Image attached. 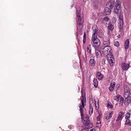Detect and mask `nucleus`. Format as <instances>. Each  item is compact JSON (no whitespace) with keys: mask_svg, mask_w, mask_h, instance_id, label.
Returning a JSON list of instances; mask_svg holds the SVG:
<instances>
[{"mask_svg":"<svg viewBox=\"0 0 131 131\" xmlns=\"http://www.w3.org/2000/svg\"><path fill=\"white\" fill-rule=\"evenodd\" d=\"M82 105H79L80 112L81 113V117L82 118V121L85 125L87 126L86 128L90 129L92 128L93 124L90 123V120L89 119V116L85 115L83 117V108H84V103H85V95L82 94V98L81 99Z\"/></svg>","mask_w":131,"mask_h":131,"instance_id":"1","label":"nucleus"},{"mask_svg":"<svg viewBox=\"0 0 131 131\" xmlns=\"http://www.w3.org/2000/svg\"><path fill=\"white\" fill-rule=\"evenodd\" d=\"M93 29V34H92V40L93 42V45H92L93 47L94 48H95V49H98L99 47H100V40L97 37V36L98 35V34H97V32H98V27H97V25H94L92 27Z\"/></svg>","mask_w":131,"mask_h":131,"instance_id":"2","label":"nucleus"},{"mask_svg":"<svg viewBox=\"0 0 131 131\" xmlns=\"http://www.w3.org/2000/svg\"><path fill=\"white\" fill-rule=\"evenodd\" d=\"M109 45H110L109 40L105 41V38H104L101 51L102 54L105 55V56H108L109 55H112V48Z\"/></svg>","mask_w":131,"mask_h":131,"instance_id":"3","label":"nucleus"},{"mask_svg":"<svg viewBox=\"0 0 131 131\" xmlns=\"http://www.w3.org/2000/svg\"><path fill=\"white\" fill-rule=\"evenodd\" d=\"M77 17L78 18L77 23L79 24V26L81 29L82 28V23H83V19L80 16V9H77L76 12Z\"/></svg>","mask_w":131,"mask_h":131,"instance_id":"4","label":"nucleus"},{"mask_svg":"<svg viewBox=\"0 0 131 131\" xmlns=\"http://www.w3.org/2000/svg\"><path fill=\"white\" fill-rule=\"evenodd\" d=\"M123 13H120L119 17L118 27L120 30H122L123 28Z\"/></svg>","mask_w":131,"mask_h":131,"instance_id":"5","label":"nucleus"},{"mask_svg":"<svg viewBox=\"0 0 131 131\" xmlns=\"http://www.w3.org/2000/svg\"><path fill=\"white\" fill-rule=\"evenodd\" d=\"M121 5V0H116V6L114 8V13L115 14H118L119 10L120 9V6Z\"/></svg>","mask_w":131,"mask_h":131,"instance_id":"6","label":"nucleus"},{"mask_svg":"<svg viewBox=\"0 0 131 131\" xmlns=\"http://www.w3.org/2000/svg\"><path fill=\"white\" fill-rule=\"evenodd\" d=\"M107 61L110 64L111 66H113V64H114L115 60H114V56L112 54H110L107 55Z\"/></svg>","mask_w":131,"mask_h":131,"instance_id":"7","label":"nucleus"},{"mask_svg":"<svg viewBox=\"0 0 131 131\" xmlns=\"http://www.w3.org/2000/svg\"><path fill=\"white\" fill-rule=\"evenodd\" d=\"M114 4H115V0H110L107 3L106 7H107V8H110V9H113L114 7Z\"/></svg>","mask_w":131,"mask_h":131,"instance_id":"8","label":"nucleus"},{"mask_svg":"<svg viewBox=\"0 0 131 131\" xmlns=\"http://www.w3.org/2000/svg\"><path fill=\"white\" fill-rule=\"evenodd\" d=\"M101 22L103 24H104V25H106V24H109L110 23V19L108 17H105L102 18Z\"/></svg>","mask_w":131,"mask_h":131,"instance_id":"9","label":"nucleus"},{"mask_svg":"<svg viewBox=\"0 0 131 131\" xmlns=\"http://www.w3.org/2000/svg\"><path fill=\"white\" fill-rule=\"evenodd\" d=\"M121 66L122 67V69L123 70H127L128 68H129V64L128 63H126L125 62H123L121 63Z\"/></svg>","mask_w":131,"mask_h":131,"instance_id":"10","label":"nucleus"},{"mask_svg":"<svg viewBox=\"0 0 131 131\" xmlns=\"http://www.w3.org/2000/svg\"><path fill=\"white\" fill-rule=\"evenodd\" d=\"M124 98L125 101H127L128 103L130 102V97H129V93L128 92H125L124 93Z\"/></svg>","mask_w":131,"mask_h":131,"instance_id":"11","label":"nucleus"},{"mask_svg":"<svg viewBox=\"0 0 131 131\" xmlns=\"http://www.w3.org/2000/svg\"><path fill=\"white\" fill-rule=\"evenodd\" d=\"M104 13L105 15H110V14H111V8L106 6L104 9Z\"/></svg>","mask_w":131,"mask_h":131,"instance_id":"12","label":"nucleus"},{"mask_svg":"<svg viewBox=\"0 0 131 131\" xmlns=\"http://www.w3.org/2000/svg\"><path fill=\"white\" fill-rule=\"evenodd\" d=\"M89 65L91 67H95L96 66V60L94 59H91L89 61Z\"/></svg>","mask_w":131,"mask_h":131,"instance_id":"13","label":"nucleus"},{"mask_svg":"<svg viewBox=\"0 0 131 131\" xmlns=\"http://www.w3.org/2000/svg\"><path fill=\"white\" fill-rule=\"evenodd\" d=\"M123 115V112H120L119 113L118 118L116 119V121H119V120H122V118H123V117H122Z\"/></svg>","mask_w":131,"mask_h":131,"instance_id":"14","label":"nucleus"},{"mask_svg":"<svg viewBox=\"0 0 131 131\" xmlns=\"http://www.w3.org/2000/svg\"><path fill=\"white\" fill-rule=\"evenodd\" d=\"M124 47L125 50H127V49H128L129 47V39H127L125 41Z\"/></svg>","mask_w":131,"mask_h":131,"instance_id":"15","label":"nucleus"},{"mask_svg":"<svg viewBox=\"0 0 131 131\" xmlns=\"http://www.w3.org/2000/svg\"><path fill=\"white\" fill-rule=\"evenodd\" d=\"M95 54L96 56V58H100V57L102 56V53H101V51L99 50H96Z\"/></svg>","mask_w":131,"mask_h":131,"instance_id":"16","label":"nucleus"},{"mask_svg":"<svg viewBox=\"0 0 131 131\" xmlns=\"http://www.w3.org/2000/svg\"><path fill=\"white\" fill-rule=\"evenodd\" d=\"M131 110H129L125 115V119H129L130 118Z\"/></svg>","mask_w":131,"mask_h":131,"instance_id":"17","label":"nucleus"},{"mask_svg":"<svg viewBox=\"0 0 131 131\" xmlns=\"http://www.w3.org/2000/svg\"><path fill=\"white\" fill-rule=\"evenodd\" d=\"M97 77L98 79H99V80H101V79H103V78L104 77V76H103V74H102L101 73L98 72L97 73Z\"/></svg>","mask_w":131,"mask_h":131,"instance_id":"18","label":"nucleus"},{"mask_svg":"<svg viewBox=\"0 0 131 131\" xmlns=\"http://www.w3.org/2000/svg\"><path fill=\"white\" fill-rule=\"evenodd\" d=\"M95 106V103H94V100L93 99H90L89 100V107L90 108H93Z\"/></svg>","mask_w":131,"mask_h":131,"instance_id":"19","label":"nucleus"},{"mask_svg":"<svg viewBox=\"0 0 131 131\" xmlns=\"http://www.w3.org/2000/svg\"><path fill=\"white\" fill-rule=\"evenodd\" d=\"M121 98H122V97H121V96H120L119 95H117L114 97V100H115V101H117V102H118V101H119V100H120V99H121Z\"/></svg>","mask_w":131,"mask_h":131,"instance_id":"20","label":"nucleus"},{"mask_svg":"<svg viewBox=\"0 0 131 131\" xmlns=\"http://www.w3.org/2000/svg\"><path fill=\"white\" fill-rule=\"evenodd\" d=\"M87 52L90 54V55L92 54V46H91V45H89L87 47Z\"/></svg>","mask_w":131,"mask_h":131,"instance_id":"21","label":"nucleus"},{"mask_svg":"<svg viewBox=\"0 0 131 131\" xmlns=\"http://www.w3.org/2000/svg\"><path fill=\"white\" fill-rule=\"evenodd\" d=\"M108 29L110 30H113V29H114V26L110 23L108 26Z\"/></svg>","mask_w":131,"mask_h":131,"instance_id":"22","label":"nucleus"},{"mask_svg":"<svg viewBox=\"0 0 131 131\" xmlns=\"http://www.w3.org/2000/svg\"><path fill=\"white\" fill-rule=\"evenodd\" d=\"M93 84H94L95 88L98 87V80L97 79H95V78L94 79Z\"/></svg>","mask_w":131,"mask_h":131,"instance_id":"23","label":"nucleus"},{"mask_svg":"<svg viewBox=\"0 0 131 131\" xmlns=\"http://www.w3.org/2000/svg\"><path fill=\"white\" fill-rule=\"evenodd\" d=\"M112 115H113V113L112 112L109 113V114L106 117V119H110V118L112 117Z\"/></svg>","mask_w":131,"mask_h":131,"instance_id":"24","label":"nucleus"},{"mask_svg":"<svg viewBox=\"0 0 131 131\" xmlns=\"http://www.w3.org/2000/svg\"><path fill=\"white\" fill-rule=\"evenodd\" d=\"M120 103H119V106H122L123 105V102L124 101V99L123 97H121L120 99Z\"/></svg>","mask_w":131,"mask_h":131,"instance_id":"25","label":"nucleus"},{"mask_svg":"<svg viewBox=\"0 0 131 131\" xmlns=\"http://www.w3.org/2000/svg\"><path fill=\"white\" fill-rule=\"evenodd\" d=\"M105 0H96L95 1L94 3V4H102L103 2H104Z\"/></svg>","mask_w":131,"mask_h":131,"instance_id":"26","label":"nucleus"},{"mask_svg":"<svg viewBox=\"0 0 131 131\" xmlns=\"http://www.w3.org/2000/svg\"><path fill=\"white\" fill-rule=\"evenodd\" d=\"M125 124L131 125V120H129V119H126Z\"/></svg>","mask_w":131,"mask_h":131,"instance_id":"27","label":"nucleus"},{"mask_svg":"<svg viewBox=\"0 0 131 131\" xmlns=\"http://www.w3.org/2000/svg\"><path fill=\"white\" fill-rule=\"evenodd\" d=\"M93 113V107H90L89 110V115L92 116V114Z\"/></svg>","mask_w":131,"mask_h":131,"instance_id":"28","label":"nucleus"},{"mask_svg":"<svg viewBox=\"0 0 131 131\" xmlns=\"http://www.w3.org/2000/svg\"><path fill=\"white\" fill-rule=\"evenodd\" d=\"M114 46L117 47V48H118L119 47V42L118 41H115L114 42Z\"/></svg>","mask_w":131,"mask_h":131,"instance_id":"29","label":"nucleus"},{"mask_svg":"<svg viewBox=\"0 0 131 131\" xmlns=\"http://www.w3.org/2000/svg\"><path fill=\"white\" fill-rule=\"evenodd\" d=\"M101 122L99 123H97V125H96V127H97L98 128H101Z\"/></svg>","mask_w":131,"mask_h":131,"instance_id":"30","label":"nucleus"},{"mask_svg":"<svg viewBox=\"0 0 131 131\" xmlns=\"http://www.w3.org/2000/svg\"><path fill=\"white\" fill-rule=\"evenodd\" d=\"M115 84H116V83H115V82H112L111 83L110 86H112V88H114L115 87Z\"/></svg>","mask_w":131,"mask_h":131,"instance_id":"31","label":"nucleus"},{"mask_svg":"<svg viewBox=\"0 0 131 131\" xmlns=\"http://www.w3.org/2000/svg\"><path fill=\"white\" fill-rule=\"evenodd\" d=\"M86 36L85 35V33H84V35H83V43H85V41H84L85 39H86Z\"/></svg>","mask_w":131,"mask_h":131,"instance_id":"32","label":"nucleus"},{"mask_svg":"<svg viewBox=\"0 0 131 131\" xmlns=\"http://www.w3.org/2000/svg\"><path fill=\"white\" fill-rule=\"evenodd\" d=\"M109 90L110 92H113V91L114 90V88L110 86L109 88Z\"/></svg>","mask_w":131,"mask_h":131,"instance_id":"33","label":"nucleus"},{"mask_svg":"<svg viewBox=\"0 0 131 131\" xmlns=\"http://www.w3.org/2000/svg\"><path fill=\"white\" fill-rule=\"evenodd\" d=\"M83 60L84 61V62H86V55H84V56H83Z\"/></svg>","mask_w":131,"mask_h":131,"instance_id":"34","label":"nucleus"},{"mask_svg":"<svg viewBox=\"0 0 131 131\" xmlns=\"http://www.w3.org/2000/svg\"><path fill=\"white\" fill-rule=\"evenodd\" d=\"M113 23H115L116 22V18L115 17H113L112 19Z\"/></svg>","mask_w":131,"mask_h":131,"instance_id":"35","label":"nucleus"},{"mask_svg":"<svg viewBox=\"0 0 131 131\" xmlns=\"http://www.w3.org/2000/svg\"><path fill=\"white\" fill-rule=\"evenodd\" d=\"M97 120H100L101 119V115H99V116L97 118Z\"/></svg>","mask_w":131,"mask_h":131,"instance_id":"36","label":"nucleus"},{"mask_svg":"<svg viewBox=\"0 0 131 131\" xmlns=\"http://www.w3.org/2000/svg\"><path fill=\"white\" fill-rule=\"evenodd\" d=\"M69 128H71V129L73 128V125H69Z\"/></svg>","mask_w":131,"mask_h":131,"instance_id":"37","label":"nucleus"},{"mask_svg":"<svg viewBox=\"0 0 131 131\" xmlns=\"http://www.w3.org/2000/svg\"><path fill=\"white\" fill-rule=\"evenodd\" d=\"M110 108H111V109H112V108H113V105L111 104V105H110Z\"/></svg>","mask_w":131,"mask_h":131,"instance_id":"38","label":"nucleus"},{"mask_svg":"<svg viewBox=\"0 0 131 131\" xmlns=\"http://www.w3.org/2000/svg\"><path fill=\"white\" fill-rule=\"evenodd\" d=\"M90 131H96V129L95 128H92L90 130Z\"/></svg>","mask_w":131,"mask_h":131,"instance_id":"39","label":"nucleus"},{"mask_svg":"<svg viewBox=\"0 0 131 131\" xmlns=\"http://www.w3.org/2000/svg\"><path fill=\"white\" fill-rule=\"evenodd\" d=\"M78 88H79V86Z\"/></svg>","mask_w":131,"mask_h":131,"instance_id":"40","label":"nucleus"},{"mask_svg":"<svg viewBox=\"0 0 131 131\" xmlns=\"http://www.w3.org/2000/svg\"><path fill=\"white\" fill-rule=\"evenodd\" d=\"M95 105H96V103H95Z\"/></svg>","mask_w":131,"mask_h":131,"instance_id":"41","label":"nucleus"},{"mask_svg":"<svg viewBox=\"0 0 131 131\" xmlns=\"http://www.w3.org/2000/svg\"><path fill=\"white\" fill-rule=\"evenodd\" d=\"M91 1H93V0H91Z\"/></svg>","mask_w":131,"mask_h":131,"instance_id":"42","label":"nucleus"}]
</instances>
